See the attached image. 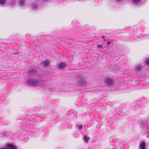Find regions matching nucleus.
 Returning a JSON list of instances; mask_svg holds the SVG:
<instances>
[{
  "label": "nucleus",
  "instance_id": "16",
  "mask_svg": "<svg viewBox=\"0 0 149 149\" xmlns=\"http://www.w3.org/2000/svg\"><path fill=\"white\" fill-rule=\"evenodd\" d=\"M145 64L147 65H149V59H147L145 61Z\"/></svg>",
  "mask_w": 149,
  "mask_h": 149
},
{
  "label": "nucleus",
  "instance_id": "5",
  "mask_svg": "<svg viewBox=\"0 0 149 149\" xmlns=\"http://www.w3.org/2000/svg\"><path fill=\"white\" fill-rule=\"evenodd\" d=\"M105 84L108 85H112L113 83L112 80L109 79H107L105 81Z\"/></svg>",
  "mask_w": 149,
  "mask_h": 149
},
{
  "label": "nucleus",
  "instance_id": "18",
  "mask_svg": "<svg viewBox=\"0 0 149 149\" xmlns=\"http://www.w3.org/2000/svg\"><path fill=\"white\" fill-rule=\"evenodd\" d=\"M97 46L98 47L100 48H102V45H98Z\"/></svg>",
  "mask_w": 149,
  "mask_h": 149
},
{
  "label": "nucleus",
  "instance_id": "12",
  "mask_svg": "<svg viewBox=\"0 0 149 149\" xmlns=\"http://www.w3.org/2000/svg\"><path fill=\"white\" fill-rule=\"evenodd\" d=\"M37 5L36 4H34L31 6V8L33 10H36L37 8Z\"/></svg>",
  "mask_w": 149,
  "mask_h": 149
},
{
  "label": "nucleus",
  "instance_id": "7",
  "mask_svg": "<svg viewBox=\"0 0 149 149\" xmlns=\"http://www.w3.org/2000/svg\"><path fill=\"white\" fill-rule=\"evenodd\" d=\"M66 65L64 63L61 62L58 65V67L60 70L62 69L65 67Z\"/></svg>",
  "mask_w": 149,
  "mask_h": 149
},
{
  "label": "nucleus",
  "instance_id": "13",
  "mask_svg": "<svg viewBox=\"0 0 149 149\" xmlns=\"http://www.w3.org/2000/svg\"><path fill=\"white\" fill-rule=\"evenodd\" d=\"M16 0H11L10 1V4L11 5L14 6L16 3Z\"/></svg>",
  "mask_w": 149,
  "mask_h": 149
},
{
  "label": "nucleus",
  "instance_id": "19",
  "mask_svg": "<svg viewBox=\"0 0 149 149\" xmlns=\"http://www.w3.org/2000/svg\"><path fill=\"white\" fill-rule=\"evenodd\" d=\"M110 44V42L109 41H108L107 42V45H108Z\"/></svg>",
  "mask_w": 149,
  "mask_h": 149
},
{
  "label": "nucleus",
  "instance_id": "11",
  "mask_svg": "<svg viewBox=\"0 0 149 149\" xmlns=\"http://www.w3.org/2000/svg\"><path fill=\"white\" fill-rule=\"evenodd\" d=\"M132 1L133 3L136 5L139 3L140 0H132Z\"/></svg>",
  "mask_w": 149,
  "mask_h": 149
},
{
  "label": "nucleus",
  "instance_id": "23",
  "mask_svg": "<svg viewBox=\"0 0 149 149\" xmlns=\"http://www.w3.org/2000/svg\"><path fill=\"white\" fill-rule=\"evenodd\" d=\"M105 40H104V42Z\"/></svg>",
  "mask_w": 149,
  "mask_h": 149
},
{
  "label": "nucleus",
  "instance_id": "17",
  "mask_svg": "<svg viewBox=\"0 0 149 149\" xmlns=\"http://www.w3.org/2000/svg\"><path fill=\"white\" fill-rule=\"evenodd\" d=\"M77 126L79 129H81L83 127V126L82 125H78Z\"/></svg>",
  "mask_w": 149,
  "mask_h": 149
},
{
  "label": "nucleus",
  "instance_id": "8",
  "mask_svg": "<svg viewBox=\"0 0 149 149\" xmlns=\"http://www.w3.org/2000/svg\"><path fill=\"white\" fill-rule=\"evenodd\" d=\"M83 139L85 142L87 143L90 139V138L89 137H87L86 135H84Z\"/></svg>",
  "mask_w": 149,
  "mask_h": 149
},
{
  "label": "nucleus",
  "instance_id": "21",
  "mask_svg": "<svg viewBox=\"0 0 149 149\" xmlns=\"http://www.w3.org/2000/svg\"><path fill=\"white\" fill-rule=\"evenodd\" d=\"M117 1H121V0H116Z\"/></svg>",
  "mask_w": 149,
  "mask_h": 149
},
{
  "label": "nucleus",
  "instance_id": "14",
  "mask_svg": "<svg viewBox=\"0 0 149 149\" xmlns=\"http://www.w3.org/2000/svg\"><path fill=\"white\" fill-rule=\"evenodd\" d=\"M35 72V70L34 69H32L28 71V73L29 74H30L31 73H33Z\"/></svg>",
  "mask_w": 149,
  "mask_h": 149
},
{
  "label": "nucleus",
  "instance_id": "4",
  "mask_svg": "<svg viewBox=\"0 0 149 149\" xmlns=\"http://www.w3.org/2000/svg\"><path fill=\"white\" fill-rule=\"evenodd\" d=\"M6 149H17V147L12 144H8L7 147H6Z\"/></svg>",
  "mask_w": 149,
  "mask_h": 149
},
{
  "label": "nucleus",
  "instance_id": "1",
  "mask_svg": "<svg viewBox=\"0 0 149 149\" xmlns=\"http://www.w3.org/2000/svg\"><path fill=\"white\" fill-rule=\"evenodd\" d=\"M40 81L39 80L32 78L29 79L28 80L27 83L33 86H36L39 84Z\"/></svg>",
  "mask_w": 149,
  "mask_h": 149
},
{
  "label": "nucleus",
  "instance_id": "2",
  "mask_svg": "<svg viewBox=\"0 0 149 149\" xmlns=\"http://www.w3.org/2000/svg\"><path fill=\"white\" fill-rule=\"evenodd\" d=\"M76 80L79 85L83 86L86 84V82L85 80L83 78L79 77L76 79Z\"/></svg>",
  "mask_w": 149,
  "mask_h": 149
},
{
  "label": "nucleus",
  "instance_id": "3",
  "mask_svg": "<svg viewBox=\"0 0 149 149\" xmlns=\"http://www.w3.org/2000/svg\"><path fill=\"white\" fill-rule=\"evenodd\" d=\"M41 64L43 68L47 67L50 64V61L49 60L46 59L44 61L42 62Z\"/></svg>",
  "mask_w": 149,
  "mask_h": 149
},
{
  "label": "nucleus",
  "instance_id": "22",
  "mask_svg": "<svg viewBox=\"0 0 149 149\" xmlns=\"http://www.w3.org/2000/svg\"><path fill=\"white\" fill-rule=\"evenodd\" d=\"M102 38H104V36H102Z\"/></svg>",
  "mask_w": 149,
  "mask_h": 149
},
{
  "label": "nucleus",
  "instance_id": "9",
  "mask_svg": "<svg viewBox=\"0 0 149 149\" xmlns=\"http://www.w3.org/2000/svg\"><path fill=\"white\" fill-rule=\"evenodd\" d=\"M141 68V66L140 65H137L135 68V70L136 71H140Z\"/></svg>",
  "mask_w": 149,
  "mask_h": 149
},
{
  "label": "nucleus",
  "instance_id": "6",
  "mask_svg": "<svg viewBox=\"0 0 149 149\" xmlns=\"http://www.w3.org/2000/svg\"><path fill=\"white\" fill-rule=\"evenodd\" d=\"M139 146L140 147V149H146V143L143 141L141 143H140Z\"/></svg>",
  "mask_w": 149,
  "mask_h": 149
},
{
  "label": "nucleus",
  "instance_id": "20",
  "mask_svg": "<svg viewBox=\"0 0 149 149\" xmlns=\"http://www.w3.org/2000/svg\"><path fill=\"white\" fill-rule=\"evenodd\" d=\"M0 149H6V148H0Z\"/></svg>",
  "mask_w": 149,
  "mask_h": 149
},
{
  "label": "nucleus",
  "instance_id": "15",
  "mask_svg": "<svg viewBox=\"0 0 149 149\" xmlns=\"http://www.w3.org/2000/svg\"><path fill=\"white\" fill-rule=\"evenodd\" d=\"M6 2L5 0H0V4L3 5L5 4Z\"/></svg>",
  "mask_w": 149,
  "mask_h": 149
},
{
  "label": "nucleus",
  "instance_id": "10",
  "mask_svg": "<svg viewBox=\"0 0 149 149\" xmlns=\"http://www.w3.org/2000/svg\"><path fill=\"white\" fill-rule=\"evenodd\" d=\"M18 3L22 6H24L25 5L24 0H19Z\"/></svg>",
  "mask_w": 149,
  "mask_h": 149
}]
</instances>
